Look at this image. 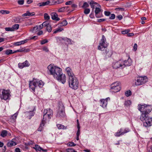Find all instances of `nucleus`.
<instances>
[{"mask_svg":"<svg viewBox=\"0 0 152 152\" xmlns=\"http://www.w3.org/2000/svg\"><path fill=\"white\" fill-rule=\"evenodd\" d=\"M138 110L142 113L141 114L140 119L142 121L143 125L146 127H148L152 125V118L148 116L149 114L152 110L150 105H138Z\"/></svg>","mask_w":152,"mask_h":152,"instance_id":"f257e3e1","label":"nucleus"},{"mask_svg":"<svg viewBox=\"0 0 152 152\" xmlns=\"http://www.w3.org/2000/svg\"><path fill=\"white\" fill-rule=\"evenodd\" d=\"M128 58L127 60H120L119 61L113 62L112 64V67L115 69H123L126 66H130L132 64L131 59L129 55H127Z\"/></svg>","mask_w":152,"mask_h":152,"instance_id":"f03ea898","label":"nucleus"},{"mask_svg":"<svg viewBox=\"0 0 152 152\" xmlns=\"http://www.w3.org/2000/svg\"><path fill=\"white\" fill-rule=\"evenodd\" d=\"M48 69V73L50 75H53L54 78L58 79V76L62 72V70L58 67L54 66L51 64L49 65L47 67Z\"/></svg>","mask_w":152,"mask_h":152,"instance_id":"7ed1b4c3","label":"nucleus"},{"mask_svg":"<svg viewBox=\"0 0 152 152\" xmlns=\"http://www.w3.org/2000/svg\"><path fill=\"white\" fill-rule=\"evenodd\" d=\"M44 84L42 80L38 81L34 79H33V80L29 82V87L34 92H35V89L37 88L38 86L41 88Z\"/></svg>","mask_w":152,"mask_h":152,"instance_id":"20e7f679","label":"nucleus"},{"mask_svg":"<svg viewBox=\"0 0 152 152\" xmlns=\"http://www.w3.org/2000/svg\"><path fill=\"white\" fill-rule=\"evenodd\" d=\"M44 115L42 120V123L43 126H44L46 123V121L51 118L53 116V111L50 109L48 110H44Z\"/></svg>","mask_w":152,"mask_h":152,"instance_id":"39448f33","label":"nucleus"},{"mask_svg":"<svg viewBox=\"0 0 152 152\" xmlns=\"http://www.w3.org/2000/svg\"><path fill=\"white\" fill-rule=\"evenodd\" d=\"M70 87L74 90H76L78 87L79 82L78 79L75 76L69 78L68 81Z\"/></svg>","mask_w":152,"mask_h":152,"instance_id":"423d86ee","label":"nucleus"},{"mask_svg":"<svg viewBox=\"0 0 152 152\" xmlns=\"http://www.w3.org/2000/svg\"><path fill=\"white\" fill-rule=\"evenodd\" d=\"M108 45L106 42V39L104 35L102 36V38L99 41V45L98 46V49L101 51H103L106 48Z\"/></svg>","mask_w":152,"mask_h":152,"instance_id":"0eeeda50","label":"nucleus"},{"mask_svg":"<svg viewBox=\"0 0 152 152\" xmlns=\"http://www.w3.org/2000/svg\"><path fill=\"white\" fill-rule=\"evenodd\" d=\"M148 81V78L146 76H139L137 77L135 84L137 86L142 85Z\"/></svg>","mask_w":152,"mask_h":152,"instance_id":"6e6552de","label":"nucleus"},{"mask_svg":"<svg viewBox=\"0 0 152 152\" xmlns=\"http://www.w3.org/2000/svg\"><path fill=\"white\" fill-rule=\"evenodd\" d=\"M1 90V89H0V93ZM1 93L2 94H0V98L1 99H3L6 100L9 99L10 96L9 90L3 89Z\"/></svg>","mask_w":152,"mask_h":152,"instance_id":"1a4fd4ad","label":"nucleus"},{"mask_svg":"<svg viewBox=\"0 0 152 152\" xmlns=\"http://www.w3.org/2000/svg\"><path fill=\"white\" fill-rule=\"evenodd\" d=\"M130 131L129 129L128 128H121L118 130L117 132L115 133L114 135L115 137H119L121 135L124 134H125L129 132Z\"/></svg>","mask_w":152,"mask_h":152,"instance_id":"9d476101","label":"nucleus"},{"mask_svg":"<svg viewBox=\"0 0 152 152\" xmlns=\"http://www.w3.org/2000/svg\"><path fill=\"white\" fill-rule=\"evenodd\" d=\"M64 107L63 105H61L59 107L56 117L58 118H61L64 117L65 115Z\"/></svg>","mask_w":152,"mask_h":152,"instance_id":"9b49d317","label":"nucleus"},{"mask_svg":"<svg viewBox=\"0 0 152 152\" xmlns=\"http://www.w3.org/2000/svg\"><path fill=\"white\" fill-rule=\"evenodd\" d=\"M101 10L100 8L96 7L95 11V15L96 17L99 18L103 16V15Z\"/></svg>","mask_w":152,"mask_h":152,"instance_id":"f8f14e48","label":"nucleus"},{"mask_svg":"<svg viewBox=\"0 0 152 152\" xmlns=\"http://www.w3.org/2000/svg\"><path fill=\"white\" fill-rule=\"evenodd\" d=\"M58 78H56V79L58 81L61 82L62 83L64 84L66 81V77L65 74H63L62 72L61 74L58 76Z\"/></svg>","mask_w":152,"mask_h":152,"instance_id":"ddd939ff","label":"nucleus"},{"mask_svg":"<svg viewBox=\"0 0 152 152\" xmlns=\"http://www.w3.org/2000/svg\"><path fill=\"white\" fill-rule=\"evenodd\" d=\"M110 99L109 97L105 99H101L100 101V106L104 108H105L107 104V100Z\"/></svg>","mask_w":152,"mask_h":152,"instance_id":"4468645a","label":"nucleus"},{"mask_svg":"<svg viewBox=\"0 0 152 152\" xmlns=\"http://www.w3.org/2000/svg\"><path fill=\"white\" fill-rule=\"evenodd\" d=\"M103 53L106 58H109L111 57L112 54V53L111 50H110L109 49L106 48L105 51L103 52Z\"/></svg>","mask_w":152,"mask_h":152,"instance_id":"2eb2a0df","label":"nucleus"},{"mask_svg":"<svg viewBox=\"0 0 152 152\" xmlns=\"http://www.w3.org/2000/svg\"><path fill=\"white\" fill-rule=\"evenodd\" d=\"M88 3H89L90 5L91 6V7L92 8V10H94L96 7V6L98 7H101L100 5L98 3L94 2L93 0H91L90 2L88 1Z\"/></svg>","mask_w":152,"mask_h":152,"instance_id":"dca6fc26","label":"nucleus"},{"mask_svg":"<svg viewBox=\"0 0 152 152\" xmlns=\"http://www.w3.org/2000/svg\"><path fill=\"white\" fill-rule=\"evenodd\" d=\"M121 89L120 86H115V85H113V86H111V87L112 91L114 92H117L119 91Z\"/></svg>","mask_w":152,"mask_h":152,"instance_id":"f3484780","label":"nucleus"},{"mask_svg":"<svg viewBox=\"0 0 152 152\" xmlns=\"http://www.w3.org/2000/svg\"><path fill=\"white\" fill-rule=\"evenodd\" d=\"M51 18L53 20L56 21H59L60 19L58 17V15L55 12H53L50 14Z\"/></svg>","mask_w":152,"mask_h":152,"instance_id":"a211bd4d","label":"nucleus"},{"mask_svg":"<svg viewBox=\"0 0 152 152\" xmlns=\"http://www.w3.org/2000/svg\"><path fill=\"white\" fill-rule=\"evenodd\" d=\"M33 148L35 149L37 152L41 151H42L43 152H47V149H44L41 148L39 145H35V147H34Z\"/></svg>","mask_w":152,"mask_h":152,"instance_id":"6ab92c4d","label":"nucleus"},{"mask_svg":"<svg viewBox=\"0 0 152 152\" xmlns=\"http://www.w3.org/2000/svg\"><path fill=\"white\" fill-rule=\"evenodd\" d=\"M67 72V74L69 76V77H71L75 76L74 75L72 72V69L69 67L66 68V69Z\"/></svg>","mask_w":152,"mask_h":152,"instance_id":"aec40b11","label":"nucleus"},{"mask_svg":"<svg viewBox=\"0 0 152 152\" xmlns=\"http://www.w3.org/2000/svg\"><path fill=\"white\" fill-rule=\"evenodd\" d=\"M27 40L28 39H26L19 42H15L14 44V45L15 46H19L22 44H24L27 41Z\"/></svg>","mask_w":152,"mask_h":152,"instance_id":"412c9836","label":"nucleus"},{"mask_svg":"<svg viewBox=\"0 0 152 152\" xmlns=\"http://www.w3.org/2000/svg\"><path fill=\"white\" fill-rule=\"evenodd\" d=\"M131 102L130 100H127L124 103V106L125 107H129L130 105H131Z\"/></svg>","mask_w":152,"mask_h":152,"instance_id":"4be33fe9","label":"nucleus"},{"mask_svg":"<svg viewBox=\"0 0 152 152\" xmlns=\"http://www.w3.org/2000/svg\"><path fill=\"white\" fill-rule=\"evenodd\" d=\"M50 3V1H48L45 2H42L39 3L38 5L39 6H43L48 5Z\"/></svg>","mask_w":152,"mask_h":152,"instance_id":"5701e85b","label":"nucleus"},{"mask_svg":"<svg viewBox=\"0 0 152 152\" xmlns=\"http://www.w3.org/2000/svg\"><path fill=\"white\" fill-rule=\"evenodd\" d=\"M16 143L12 141L8 142L7 143V146L8 147H11L13 146H15L16 145Z\"/></svg>","mask_w":152,"mask_h":152,"instance_id":"b1692460","label":"nucleus"},{"mask_svg":"<svg viewBox=\"0 0 152 152\" xmlns=\"http://www.w3.org/2000/svg\"><path fill=\"white\" fill-rule=\"evenodd\" d=\"M67 24V21L64 20H63L62 22H60L58 25L60 26H66Z\"/></svg>","mask_w":152,"mask_h":152,"instance_id":"393cba45","label":"nucleus"},{"mask_svg":"<svg viewBox=\"0 0 152 152\" xmlns=\"http://www.w3.org/2000/svg\"><path fill=\"white\" fill-rule=\"evenodd\" d=\"M64 0H53L52 2L54 4H59L62 3Z\"/></svg>","mask_w":152,"mask_h":152,"instance_id":"a878e982","label":"nucleus"},{"mask_svg":"<svg viewBox=\"0 0 152 152\" xmlns=\"http://www.w3.org/2000/svg\"><path fill=\"white\" fill-rule=\"evenodd\" d=\"M5 54L7 55H9L12 54L14 53V52H12V50L10 49H7L5 51Z\"/></svg>","mask_w":152,"mask_h":152,"instance_id":"bb28decb","label":"nucleus"},{"mask_svg":"<svg viewBox=\"0 0 152 152\" xmlns=\"http://www.w3.org/2000/svg\"><path fill=\"white\" fill-rule=\"evenodd\" d=\"M19 25L18 24H15L13 25L12 27L13 31H14L15 30L18 29L19 28Z\"/></svg>","mask_w":152,"mask_h":152,"instance_id":"cd10ccee","label":"nucleus"},{"mask_svg":"<svg viewBox=\"0 0 152 152\" xmlns=\"http://www.w3.org/2000/svg\"><path fill=\"white\" fill-rule=\"evenodd\" d=\"M7 130H3L1 132V136L3 137H4L7 135Z\"/></svg>","mask_w":152,"mask_h":152,"instance_id":"c85d7f7f","label":"nucleus"},{"mask_svg":"<svg viewBox=\"0 0 152 152\" xmlns=\"http://www.w3.org/2000/svg\"><path fill=\"white\" fill-rule=\"evenodd\" d=\"M89 7V5L88 4V2L87 3L86 2H85L83 3V4L82 6V7L83 9H86L88 7Z\"/></svg>","mask_w":152,"mask_h":152,"instance_id":"c756f323","label":"nucleus"},{"mask_svg":"<svg viewBox=\"0 0 152 152\" xmlns=\"http://www.w3.org/2000/svg\"><path fill=\"white\" fill-rule=\"evenodd\" d=\"M62 39L64 40L65 41H66L68 42V44H71V40L69 39L67 37H64L62 38Z\"/></svg>","mask_w":152,"mask_h":152,"instance_id":"7c9ffc66","label":"nucleus"},{"mask_svg":"<svg viewBox=\"0 0 152 152\" xmlns=\"http://www.w3.org/2000/svg\"><path fill=\"white\" fill-rule=\"evenodd\" d=\"M57 126L59 129H65L66 128V127H65L64 125L60 124H57Z\"/></svg>","mask_w":152,"mask_h":152,"instance_id":"2f4dec72","label":"nucleus"},{"mask_svg":"<svg viewBox=\"0 0 152 152\" xmlns=\"http://www.w3.org/2000/svg\"><path fill=\"white\" fill-rule=\"evenodd\" d=\"M64 30V29L63 28H58L56 29V30L54 31L53 34H56L57 33L61 32Z\"/></svg>","mask_w":152,"mask_h":152,"instance_id":"473e14b6","label":"nucleus"},{"mask_svg":"<svg viewBox=\"0 0 152 152\" xmlns=\"http://www.w3.org/2000/svg\"><path fill=\"white\" fill-rule=\"evenodd\" d=\"M13 20L15 23H19L20 22V17L15 18Z\"/></svg>","mask_w":152,"mask_h":152,"instance_id":"72a5a7b5","label":"nucleus"},{"mask_svg":"<svg viewBox=\"0 0 152 152\" xmlns=\"http://www.w3.org/2000/svg\"><path fill=\"white\" fill-rule=\"evenodd\" d=\"M46 30L49 32H50L51 31L52 27L50 24L46 27Z\"/></svg>","mask_w":152,"mask_h":152,"instance_id":"f704fd0d","label":"nucleus"},{"mask_svg":"<svg viewBox=\"0 0 152 152\" xmlns=\"http://www.w3.org/2000/svg\"><path fill=\"white\" fill-rule=\"evenodd\" d=\"M132 95V92L130 90L127 91L125 93V95L126 96H130Z\"/></svg>","mask_w":152,"mask_h":152,"instance_id":"c9c22d12","label":"nucleus"},{"mask_svg":"<svg viewBox=\"0 0 152 152\" xmlns=\"http://www.w3.org/2000/svg\"><path fill=\"white\" fill-rule=\"evenodd\" d=\"M44 18L46 20H48L50 19V17L47 13H45L44 14Z\"/></svg>","mask_w":152,"mask_h":152,"instance_id":"e433bc0d","label":"nucleus"},{"mask_svg":"<svg viewBox=\"0 0 152 152\" xmlns=\"http://www.w3.org/2000/svg\"><path fill=\"white\" fill-rule=\"evenodd\" d=\"M90 11V10L89 8L85 9L84 11V13L86 15H87L88 14Z\"/></svg>","mask_w":152,"mask_h":152,"instance_id":"4c0bfd02","label":"nucleus"},{"mask_svg":"<svg viewBox=\"0 0 152 152\" xmlns=\"http://www.w3.org/2000/svg\"><path fill=\"white\" fill-rule=\"evenodd\" d=\"M23 63L24 67L29 66L30 65L29 62L27 60H26L24 62H23Z\"/></svg>","mask_w":152,"mask_h":152,"instance_id":"58836bf2","label":"nucleus"},{"mask_svg":"<svg viewBox=\"0 0 152 152\" xmlns=\"http://www.w3.org/2000/svg\"><path fill=\"white\" fill-rule=\"evenodd\" d=\"M67 152H77L72 148H68L66 149Z\"/></svg>","mask_w":152,"mask_h":152,"instance_id":"ea45409f","label":"nucleus"},{"mask_svg":"<svg viewBox=\"0 0 152 152\" xmlns=\"http://www.w3.org/2000/svg\"><path fill=\"white\" fill-rule=\"evenodd\" d=\"M1 12L2 14H8L10 13V11L8 10H1Z\"/></svg>","mask_w":152,"mask_h":152,"instance_id":"a19ab883","label":"nucleus"},{"mask_svg":"<svg viewBox=\"0 0 152 152\" xmlns=\"http://www.w3.org/2000/svg\"><path fill=\"white\" fill-rule=\"evenodd\" d=\"M67 145L69 146H74L76 145V144L73 142H69L67 143Z\"/></svg>","mask_w":152,"mask_h":152,"instance_id":"79ce46f5","label":"nucleus"},{"mask_svg":"<svg viewBox=\"0 0 152 152\" xmlns=\"http://www.w3.org/2000/svg\"><path fill=\"white\" fill-rule=\"evenodd\" d=\"M48 42V40L47 39H44L43 40H42L41 41V45H44L45 44V43Z\"/></svg>","mask_w":152,"mask_h":152,"instance_id":"37998d69","label":"nucleus"},{"mask_svg":"<svg viewBox=\"0 0 152 152\" xmlns=\"http://www.w3.org/2000/svg\"><path fill=\"white\" fill-rule=\"evenodd\" d=\"M130 30L129 29H126L125 30L123 31H121L122 33L123 34H128V33L130 31Z\"/></svg>","mask_w":152,"mask_h":152,"instance_id":"c03bdc74","label":"nucleus"},{"mask_svg":"<svg viewBox=\"0 0 152 152\" xmlns=\"http://www.w3.org/2000/svg\"><path fill=\"white\" fill-rule=\"evenodd\" d=\"M24 50H23V48H21L20 49L18 50H16L15 51H14V53H16L18 52H23V51Z\"/></svg>","mask_w":152,"mask_h":152,"instance_id":"a18cd8bd","label":"nucleus"},{"mask_svg":"<svg viewBox=\"0 0 152 152\" xmlns=\"http://www.w3.org/2000/svg\"><path fill=\"white\" fill-rule=\"evenodd\" d=\"M42 124V121L41 122V124L40 125L39 128L38 129V131H41L42 129V126H43Z\"/></svg>","mask_w":152,"mask_h":152,"instance_id":"49530a36","label":"nucleus"},{"mask_svg":"<svg viewBox=\"0 0 152 152\" xmlns=\"http://www.w3.org/2000/svg\"><path fill=\"white\" fill-rule=\"evenodd\" d=\"M18 66L20 68V69H22L24 67L23 63H18Z\"/></svg>","mask_w":152,"mask_h":152,"instance_id":"de8ad7c7","label":"nucleus"},{"mask_svg":"<svg viewBox=\"0 0 152 152\" xmlns=\"http://www.w3.org/2000/svg\"><path fill=\"white\" fill-rule=\"evenodd\" d=\"M24 1V0H20L18 1V4L20 5H22L23 4Z\"/></svg>","mask_w":152,"mask_h":152,"instance_id":"09e8293b","label":"nucleus"},{"mask_svg":"<svg viewBox=\"0 0 152 152\" xmlns=\"http://www.w3.org/2000/svg\"><path fill=\"white\" fill-rule=\"evenodd\" d=\"M43 26L44 27H47V26H48V25L50 24L49 23H48V21H46L42 23Z\"/></svg>","mask_w":152,"mask_h":152,"instance_id":"8fccbe9b","label":"nucleus"},{"mask_svg":"<svg viewBox=\"0 0 152 152\" xmlns=\"http://www.w3.org/2000/svg\"><path fill=\"white\" fill-rule=\"evenodd\" d=\"M65 7H63L60 9H59L58 10V12H63L65 11Z\"/></svg>","mask_w":152,"mask_h":152,"instance_id":"3c124183","label":"nucleus"},{"mask_svg":"<svg viewBox=\"0 0 152 152\" xmlns=\"http://www.w3.org/2000/svg\"><path fill=\"white\" fill-rule=\"evenodd\" d=\"M28 13V16H31L35 15V13L34 12H30L29 11H27Z\"/></svg>","mask_w":152,"mask_h":152,"instance_id":"603ef678","label":"nucleus"},{"mask_svg":"<svg viewBox=\"0 0 152 152\" xmlns=\"http://www.w3.org/2000/svg\"><path fill=\"white\" fill-rule=\"evenodd\" d=\"M73 3V1H68L67 2H66L65 3V4L66 5H70L72 4Z\"/></svg>","mask_w":152,"mask_h":152,"instance_id":"864d4df0","label":"nucleus"},{"mask_svg":"<svg viewBox=\"0 0 152 152\" xmlns=\"http://www.w3.org/2000/svg\"><path fill=\"white\" fill-rule=\"evenodd\" d=\"M115 10L116 11H123L124 10V9L123 8H116Z\"/></svg>","mask_w":152,"mask_h":152,"instance_id":"5fc2aeb1","label":"nucleus"},{"mask_svg":"<svg viewBox=\"0 0 152 152\" xmlns=\"http://www.w3.org/2000/svg\"><path fill=\"white\" fill-rule=\"evenodd\" d=\"M5 30L7 31H13V30L12 27H7L5 28Z\"/></svg>","mask_w":152,"mask_h":152,"instance_id":"6e6d98bb","label":"nucleus"},{"mask_svg":"<svg viewBox=\"0 0 152 152\" xmlns=\"http://www.w3.org/2000/svg\"><path fill=\"white\" fill-rule=\"evenodd\" d=\"M78 130L77 131V133H76L77 136H79L80 134V127H77Z\"/></svg>","mask_w":152,"mask_h":152,"instance_id":"4d7b16f0","label":"nucleus"},{"mask_svg":"<svg viewBox=\"0 0 152 152\" xmlns=\"http://www.w3.org/2000/svg\"><path fill=\"white\" fill-rule=\"evenodd\" d=\"M115 15L114 14H112L111 15V16L109 18V19H110L113 20L115 18Z\"/></svg>","mask_w":152,"mask_h":152,"instance_id":"13d9d810","label":"nucleus"},{"mask_svg":"<svg viewBox=\"0 0 152 152\" xmlns=\"http://www.w3.org/2000/svg\"><path fill=\"white\" fill-rule=\"evenodd\" d=\"M119 84L120 83L119 82H115V83H113L111 85V86H113V85H115V86H120Z\"/></svg>","mask_w":152,"mask_h":152,"instance_id":"bf43d9fd","label":"nucleus"},{"mask_svg":"<svg viewBox=\"0 0 152 152\" xmlns=\"http://www.w3.org/2000/svg\"><path fill=\"white\" fill-rule=\"evenodd\" d=\"M17 114L16 113H15L12 116V118L13 120H15L17 118Z\"/></svg>","mask_w":152,"mask_h":152,"instance_id":"052dcab7","label":"nucleus"},{"mask_svg":"<svg viewBox=\"0 0 152 152\" xmlns=\"http://www.w3.org/2000/svg\"><path fill=\"white\" fill-rule=\"evenodd\" d=\"M104 14L106 16H108L110 14V12H109L105 11Z\"/></svg>","mask_w":152,"mask_h":152,"instance_id":"680f3d73","label":"nucleus"},{"mask_svg":"<svg viewBox=\"0 0 152 152\" xmlns=\"http://www.w3.org/2000/svg\"><path fill=\"white\" fill-rule=\"evenodd\" d=\"M148 152H152V145L148 148Z\"/></svg>","mask_w":152,"mask_h":152,"instance_id":"e2e57ef3","label":"nucleus"},{"mask_svg":"<svg viewBox=\"0 0 152 152\" xmlns=\"http://www.w3.org/2000/svg\"><path fill=\"white\" fill-rule=\"evenodd\" d=\"M116 18H118L119 20H121L123 18V16L121 15H120L116 16Z\"/></svg>","mask_w":152,"mask_h":152,"instance_id":"0e129e2a","label":"nucleus"},{"mask_svg":"<svg viewBox=\"0 0 152 152\" xmlns=\"http://www.w3.org/2000/svg\"><path fill=\"white\" fill-rule=\"evenodd\" d=\"M71 6L73 9H75L77 7V5L76 4L73 3L72 4Z\"/></svg>","mask_w":152,"mask_h":152,"instance_id":"69168bd1","label":"nucleus"},{"mask_svg":"<svg viewBox=\"0 0 152 152\" xmlns=\"http://www.w3.org/2000/svg\"><path fill=\"white\" fill-rule=\"evenodd\" d=\"M23 50H24L23 51V52H24L25 53H28L30 51L29 49H26L25 48H23Z\"/></svg>","mask_w":152,"mask_h":152,"instance_id":"338daca9","label":"nucleus"},{"mask_svg":"<svg viewBox=\"0 0 152 152\" xmlns=\"http://www.w3.org/2000/svg\"><path fill=\"white\" fill-rule=\"evenodd\" d=\"M137 44L136 43L134 44L133 46V49L135 51L137 50Z\"/></svg>","mask_w":152,"mask_h":152,"instance_id":"774afa93","label":"nucleus"}]
</instances>
